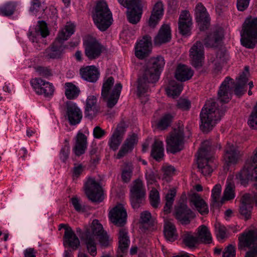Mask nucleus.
Listing matches in <instances>:
<instances>
[{
    "mask_svg": "<svg viewBox=\"0 0 257 257\" xmlns=\"http://www.w3.org/2000/svg\"><path fill=\"white\" fill-rule=\"evenodd\" d=\"M182 89L183 85L181 83L171 80L169 83L168 93L173 96H178L180 94Z\"/></svg>",
    "mask_w": 257,
    "mask_h": 257,
    "instance_id": "46",
    "label": "nucleus"
},
{
    "mask_svg": "<svg viewBox=\"0 0 257 257\" xmlns=\"http://www.w3.org/2000/svg\"><path fill=\"white\" fill-rule=\"evenodd\" d=\"M228 57V55L225 51H218L216 54V58L213 62L215 66V69L218 70H220L222 65L226 62Z\"/></svg>",
    "mask_w": 257,
    "mask_h": 257,
    "instance_id": "44",
    "label": "nucleus"
},
{
    "mask_svg": "<svg viewBox=\"0 0 257 257\" xmlns=\"http://www.w3.org/2000/svg\"><path fill=\"white\" fill-rule=\"evenodd\" d=\"M136 94L138 97L141 99L145 96V73L138 76L136 82Z\"/></svg>",
    "mask_w": 257,
    "mask_h": 257,
    "instance_id": "48",
    "label": "nucleus"
},
{
    "mask_svg": "<svg viewBox=\"0 0 257 257\" xmlns=\"http://www.w3.org/2000/svg\"><path fill=\"white\" fill-rule=\"evenodd\" d=\"M253 207V200L250 195L244 194L241 198V204L239 207V213L245 219L250 218L251 210Z\"/></svg>",
    "mask_w": 257,
    "mask_h": 257,
    "instance_id": "28",
    "label": "nucleus"
},
{
    "mask_svg": "<svg viewBox=\"0 0 257 257\" xmlns=\"http://www.w3.org/2000/svg\"><path fill=\"white\" fill-rule=\"evenodd\" d=\"M162 170L165 177L172 176L175 171V168L171 165H164L162 167Z\"/></svg>",
    "mask_w": 257,
    "mask_h": 257,
    "instance_id": "64",
    "label": "nucleus"
},
{
    "mask_svg": "<svg viewBox=\"0 0 257 257\" xmlns=\"http://www.w3.org/2000/svg\"><path fill=\"white\" fill-rule=\"evenodd\" d=\"M213 150L212 143L206 140L202 143L201 148L198 151V167L199 171L204 176L210 175L213 171L210 163Z\"/></svg>",
    "mask_w": 257,
    "mask_h": 257,
    "instance_id": "7",
    "label": "nucleus"
},
{
    "mask_svg": "<svg viewBox=\"0 0 257 257\" xmlns=\"http://www.w3.org/2000/svg\"><path fill=\"white\" fill-rule=\"evenodd\" d=\"M215 229L218 238L222 239L225 237L226 229L224 226H222L219 224H216Z\"/></svg>",
    "mask_w": 257,
    "mask_h": 257,
    "instance_id": "62",
    "label": "nucleus"
},
{
    "mask_svg": "<svg viewBox=\"0 0 257 257\" xmlns=\"http://www.w3.org/2000/svg\"><path fill=\"white\" fill-rule=\"evenodd\" d=\"M164 233L167 240L170 242L174 241L178 237L175 226L170 221H167L165 223Z\"/></svg>",
    "mask_w": 257,
    "mask_h": 257,
    "instance_id": "39",
    "label": "nucleus"
},
{
    "mask_svg": "<svg viewBox=\"0 0 257 257\" xmlns=\"http://www.w3.org/2000/svg\"><path fill=\"white\" fill-rule=\"evenodd\" d=\"M44 1L45 0H32L30 11L31 13L36 14L38 12L39 9L41 6L42 4L44 3Z\"/></svg>",
    "mask_w": 257,
    "mask_h": 257,
    "instance_id": "60",
    "label": "nucleus"
},
{
    "mask_svg": "<svg viewBox=\"0 0 257 257\" xmlns=\"http://www.w3.org/2000/svg\"><path fill=\"white\" fill-rule=\"evenodd\" d=\"M65 95L69 99L76 98L80 93L79 88L72 83L67 82L65 84Z\"/></svg>",
    "mask_w": 257,
    "mask_h": 257,
    "instance_id": "41",
    "label": "nucleus"
},
{
    "mask_svg": "<svg viewBox=\"0 0 257 257\" xmlns=\"http://www.w3.org/2000/svg\"><path fill=\"white\" fill-rule=\"evenodd\" d=\"M70 153V147L68 145H66L62 147L60 152V158L61 160L65 162L69 157Z\"/></svg>",
    "mask_w": 257,
    "mask_h": 257,
    "instance_id": "58",
    "label": "nucleus"
},
{
    "mask_svg": "<svg viewBox=\"0 0 257 257\" xmlns=\"http://www.w3.org/2000/svg\"><path fill=\"white\" fill-rule=\"evenodd\" d=\"M70 202L76 211L79 212L85 211V206L81 203V200L78 197H73L71 198Z\"/></svg>",
    "mask_w": 257,
    "mask_h": 257,
    "instance_id": "55",
    "label": "nucleus"
},
{
    "mask_svg": "<svg viewBox=\"0 0 257 257\" xmlns=\"http://www.w3.org/2000/svg\"><path fill=\"white\" fill-rule=\"evenodd\" d=\"M248 124L253 129L256 128L257 126V101L255 105L254 106L248 120Z\"/></svg>",
    "mask_w": 257,
    "mask_h": 257,
    "instance_id": "53",
    "label": "nucleus"
},
{
    "mask_svg": "<svg viewBox=\"0 0 257 257\" xmlns=\"http://www.w3.org/2000/svg\"><path fill=\"white\" fill-rule=\"evenodd\" d=\"M184 135L183 129L179 127L174 130L166 139L167 150L175 154L183 149Z\"/></svg>",
    "mask_w": 257,
    "mask_h": 257,
    "instance_id": "12",
    "label": "nucleus"
},
{
    "mask_svg": "<svg viewBox=\"0 0 257 257\" xmlns=\"http://www.w3.org/2000/svg\"><path fill=\"white\" fill-rule=\"evenodd\" d=\"M85 193L87 198L93 202H100L103 199V190L100 182L94 178L88 177L84 183Z\"/></svg>",
    "mask_w": 257,
    "mask_h": 257,
    "instance_id": "11",
    "label": "nucleus"
},
{
    "mask_svg": "<svg viewBox=\"0 0 257 257\" xmlns=\"http://www.w3.org/2000/svg\"><path fill=\"white\" fill-rule=\"evenodd\" d=\"M183 241L186 246L192 248L199 242L197 236H194L191 232H185L182 235Z\"/></svg>",
    "mask_w": 257,
    "mask_h": 257,
    "instance_id": "45",
    "label": "nucleus"
},
{
    "mask_svg": "<svg viewBox=\"0 0 257 257\" xmlns=\"http://www.w3.org/2000/svg\"><path fill=\"white\" fill-rule=\"evenodd\" d=\"M165 65V60L161 56L151 58L146 68V83H154L158 81Z\"/></svg>",
    "mask_w": 257,
    "mask_h": 257,
    "instance_id": "8",
    "label": "nucleus"
},
{
    "mask_svg": "<svg viewBox=\"0 0 257 257\" xmlns=\"http://www.w3.org/2000/svg\"><path fill=\"white\" fill-rule=\"evenodd\" d=\"M118 3L128 9L127 19L132 24H137L141 20L143 14L142 0H118Z\"/></svg>",
    "mask_w": 257,
    "mask_h": 257,
    "instance_id": "10",
    "label": "nucleus"
},
{
    "mask_svg": "<svg viewBox=\"0 0 257 257\" xmlns=\"http://www.w3.org/2000/svg\"><path fill=\"white\" fill-rule=\"evenodd\" d=\"M127 213L121 204H118L111 209L109 212L110 221L118 227L123 226L126 222Z\"/></svg>",
    "mask_w": 257,
    "mask_h": 257,
    "instance_id": "16",
    "label": "nucleus"
},
{
    "mask_svg": "<svg viewBox=\"0 0 257 257\" xmlns=\"http://www.w3.org/2000/svg\"><path fill=\"white\" fill-rule=\"evenodd\" d=\"M82 238L85 242L87 250L90 255L92 256H95L97 254V250L94 236L87 230L83 233Z\"/></svg>",
    "mask_w": 257,
    "mask_h": 257,
    "instance_id": "38",
    "label": "nucleus"
},
{
    "mask_svg": "<svg viewBox=\"0 0 257 257\" xmlns=\"http://www.w3.org/2000/svg\"><path fill=\"white\" fill-rule=\"evenodd\" d=\"M80 74L84 80L92 83L97 80L99 74L97 69L93 65L81 68L80 69Z\"/></svg>",
    "mask_w": 257,
    "mask_h": 257,
    "instance_id": "31",
    "label": "nucleus"
},
{
    "mask_svg": "<svg viewBox=\"0 0 257 257\" xmlns=\"http://www.w3.org/2000/svg\"><path fill=\"white\" fill-rule=\"evenodd\" d=\"M91 229L92 233H90L92 234L94 237L95 235L99 236L100 234L105 232L103 229L102 225L99 222V221L97 219H94L92 222Z\"/></svg>",
    "mask_w": 257,
    "mask_h": 257,
    "instance_id": "52",
    "label": "nucleus"
},
{
    "mask_svg": "<svg viewBox=\"0 0 257 257\" xmlns=\"http://www.w3.org/2000/svg\"><path fill=\"white\" fill-rule=\"evenodd\" d=\"M249 68L245 66L244 71L236 78V82L234 83L233 80L229 77H226L221 83L217 93L218 100L220 102L227 103L231 99L232 88L234 86V91L235 95L241 96L245 91V87L248 81L247 74Z\"/></svg>",
    "mask_w": 257,
    "mask_h": 257,
    "instance_id": "1",
    "label": "nucleus"
},
{
    "mask_svg": "<svg viewBox=\"0 0 257 257\" xmlns=\"http://www.w3.org/2000/svg\"><path fill=\"white\" fill-rule=\"evenodd\" d=\"M196 20L200 30L207 29L210 25V18L206 8L201 3L197 5L195 8Z\"/></svg>",
    "mask_w": 257,
    "mask_h": 257,
    "instance_id": "21",
    "label": "nucleus"
},
{
    "mask_svg": "<svg viewBox=\"0 0 257 257\" xmlns=\"http://www.w3.org/2000/svg\"><path fill=\"white\" fill-rule=\"evenodd\" d=\"M190 202L202 215L208 213L207 204L198 194L193 193L190 197Z\"/></svg>",
    "mask_w": 257,
    "mask_h": 257,
    "instance_id": "35",
    "label": "nucleus"
},
{
    "mask_svg": "<svg viewBox=\"0 0 257 257\" xmlns=\"http://www.w3.org/2000/svg\"><path fill=\"white\" fill-rule=\"evenodd\" d=\"M100 112L101 109L98 103L97 96L93 95L88 96L84 105L85 117L92 119Z\"/></svg>",
    "mask_w": 257,
    "mask_h": 257,
    "instance_id": "18",
    "label": "nucleus"
},
{
    "mask_svg": "<svg viewBox=\"0 0 257 257\" xmlns=\"http://www.w3.org/2000/svg\"><path fill=\"white\" fill-rule=\"evenodd\" d=\"M237 177L240 180L242 184L248 180L257 182V164H246L244 168L237 175Z\"/></svg>",
    "mask_w": 257,
    "mask_h": 257,
    "instance_id": "23",
    "label": "nucleus"
},
{
    "mask_svg": "<svg viewBox=\"0 0 257 257\" xmlns=\"http://www.w3.org/2000/svg\"><path fill=\"white\" fill-rule=\"evenodd\" d=\"M125 132V128L123 123H120L117 125V127L108 140V145L110 149L113 151L118 149L122 141Z\"/></svg>",
    "mask_w": 257,
    "mask_h": 257,
    "instance_id": "24",
    "label": "nucleus"
},
{
    "mask_svg": "<svg viewBox=\"0 0 257 257\" xmlns=\"http://www.w3.org/2000/svg\"><path fill=\"white\" fill-rule=\"evenodd\" d=\"M238 249H242L244 247L249 248L244 257H257V231L249 230L243 233L238 237Z\"/></svg>",
    "mask_w": 257,
    "mask_h": 257,
    "instance_id": "9",
    "label": "nucleus"
},
{
    "mask_svg": "<svg viewBox=\"0 0 257 257\" xmlns=\"http://www.w3.org/2000/svg\"><path fill=\"white\" fill-rule=\"evenodd\" d=\"M66 113L65 117L70 125H74L79 123L82 118V113L75 103L67 101L66 103Z\"/></svg>",
    "mask_w": 257,
    "mask_h": 257,
    "instance_id": "17",
    "label": "nucleus"
},
{
    "mask_svg": "<svg viewBox=\"0 0 257 257\" xmlns=\"http://www.w3.org/2000/svg\"><path fill=\"white\" fill-rule=\"evenodd\" d=\"M17 5L14 2H8L0 6V15L9 17L14 14L16 9Z\"/></svg>",
    "mask_w": 257,
    "mask_h": 257,
    "instance_id": "42",
    "label": "nucleus"
},
{
    "mask_svg": "<svg viewBox=\"0 0 257 257\" xmlns=\"http://www.w3.org/2000/svg\"><path fill=\"white\" fill-rule=\"evenodd\" d=\"M234 186L233 184L229 183L224 191V198L226 200H230L234 197Z\"/></svg>",
    "mask_w": 257,
    "mask_h": 257,
    "instance_id": "56",
    "label": "nucleus"
},
{
    "mask_svg": "<svg viewBox=\"0 0 257 257\" xmlns=\"http://www.w3.org/2000/svg\"><path fill=\"white\" fill-rule=\"evenodd\" d=\"M84 170V167L82 164H74L72 171L73 179L78 178Z\"/></svg>",
    "mask_w": 257,
    "mask_h": 257,
    "instance_id": "59",
    "label": "nucleus"
},
{
    "mask_svg": "<svg viewBox=\"0 0 257 257\" xmlns=\"http://www.w3.org/2000/svg\"><path fill=\"white\" fill-rule=\"evenodd\" d=\"M223 37L222 30L221 28L216 29L212 33L208 35L205 39L204 45L206 47H214L218 46L219 42Z\"/></svg>",
    "mask_w": 257,
    "mask_h": 257,
    "instance_id": "36",
    "label": "nucleus"
},
{
    "mask_svg": "<svg viewBox=\"0 0 257 257\" xmlns=\"http://www.w3.org/2000/svg\"><path fill=\"white\" fill-rule=\"evenodd\" d=\"M177 105L179 108L183 110H188L190 108L191 102L187 99L180 98L177 101Z\"/></svg>",
    "mask_w": 257,
    "mask_h": 257,
    "instance_id": "57",
    "label": "nucleus"
},
{
    "mask_svg": "<svg viewBox=\"0 0 257 257\" xmlns=\"http://www.w3.org/2000/svg\"><path fill=\"white\" fill-rule=\"evenodd\" d=\"M64 238V245H67L73 250H76L80 245L79 238L71 228L65 230Z\"/></svg>",
    "mask_w": 257,
    "mask_h": 257,
    "instance_id": "33",
    "label": "nucleus"
},
{
    "mask_svg": "<svg viewBox=\"0 0 257 257\" xmlns=\"http://www.w3.org/2000/svg\"><path fill=\"white\" fill-rule=\"evenodd\" d=\"M173 118L174 116L173 115L170 113L166 114L159 121L158 123V127L161 130L166 128L170 125Z\"/></svg>",
    "mask_w": 257,
    "mask_h": 257,
    "instance_id": "50",
    "label": "nucleus"
},
{
    "mask_svg": "<svg viewBox=\"0 0 257 257\" xmlns=\"http://www.w3.org/2000/svg\"><path fill=\"white\" fill-rule=\"evenodd\" d=\"M138 142V138L137 135L134 133L131 135L128 136L121 145L116 155V158L120 159L127 154L132 152Z\"/></svg>",
    "mask_w": 257,
    "mask_h": 257,
    "instance_id": "22",
    "label": "nucleus"
},
{
    "mask_svg": "<svg viewBox=\"0 0 257 257\" xmlns=\"http://www.w3.org/2000/svg\"><path fill=\"white\" fill-rule=\"evenodd\" d=\"M240 41L245 47L252 49L257 42V17L247 18L243 24Z\"/></svg>",
    "mask_w": 257,
    "mask_h": 257,
    "instance_id": "6",
    "label": "nucleus"
},
{
    "mask_svg": "<svg viewBox=\"0 0 257 257\" xmlns=\"http://www.w3.org/2000/svg\"><path fill=\"white\" fill-rule=\"evenodd\" d=\"M75 32V26L68 22L64 27L61 29L52 44L47 48L44 55L48 59L59 58L62 54L64 47L63 42L67 40Z\"/></svg>",
    "mask_w": 257,
    "mask_h": 257,
    "instance_id": "3",
    "label": "nucleus"
},
{
    "mask_svg": "<svg viewBox=\"0 0 257 257\" xmlns=\"http://www.w3.org/2000/svg\"><path fill=\"white\" fill-rule=\"evenodd\" d=\"M156 223L155 218L149 211H146V229H149L151 231L154 230Z\"/></svg>",
    "mask_w": 257,
    "mask_h": 257,
    "instance_id": "51",
    "label": "nucleus"
},
{
    "mask_svg": "<svg viewBox=\"0 0 257 257\" xmlns=\"http://www.w3.org/2000/svg\"><path fill=\"white\" fill-rule=\"evenodd\" d=\"M226 111V107L221 106L218 108L216 103L213 100H208L200 114V128L205 133L211 130L219 121Z\"/></svg>",
    "mask_w": 257,
    "mask_h": 257,
    "instance_id": "2",
    "label": "nucleus"
},
{
    "mask_svg": "<svg viewBox=\"0 0 257 257\" xmlns=\"http://www.w3.org/2000/svg\"><path fill=\"white\" fill-rule=\"evenodd\" d=\"M239 152L236 147L230 143H227L225 149L224 160L228 166L236 163L239 157Z\"/></svg>",
    "mask_w": 257,
    "mask_h": 257,
    "instance_id": "30",
    "label": "nucleus"
},
{
    "mask_svg": "<svg viewBox=\"0 0 257 257\" xmlns=\"http://www.w3.org/2000/svg\"><path fill=\"white\" fill-rule=\"evenodd\" d=\"M149 200L151 205L154 208H157L160 204V198L159 191L153 187L149 195Z\"/></svg>",
    "mask_w": 257,
    "mask_h": 257,
    "instance_id": "47",
    "label": "nucleus"
},
{
    "mask_svg": "<svg viewBox=\"0 0 257 257\" xmlns=\"http://www.w3.org/2000/svg\"><path fill=\"white\" fill-rule=\"evenodd\" d=\"M197 236L198 241L205 243H210L212 237L208 228L205 225H201L198 228Z\"/></svg>",
    "mask_w": 257,
    "mask_h": 257,
    "instance_id": "40",
    "label": "nucleus"
},
{
    "mask_svg": "<svg viewBox=\"0 0 257 257\" xmlns=\"http://www.w3.org/2000/svg\"><path fill=\"white\" fill-rule=\"evenodd\" d=\"M130 200L133 208L138 209L142 204V199L145 196L143 188V182L140 179H136L130 189Z\"/></svg>",
    "mask_w": 257,
    "mask_h": 257,
    "instance_id": "13",
    "label": "nucleus"
},
{
    "mask_svg": "<svg viewBox=\"0 0 257 257\" xmlns=\"http://www.w3.org/2000/svg\"><path fill=\"white\" fill-rule=\"evenodd\" d=\"M221 191V187L220 184H216L212 190V201L214 205H219V200Z\"/></svg>",
    "mask_w": 257,
    "mask_h": 257,
    "instance_id": "54",
    "label": "nucleus"
},
{
    "mask_svg": "<svg viewBox=\"0 0 257 257\" xmlns=\"http://www.w3.org/2000/svg\"><path fill=\"white\" fill-rule=\"evenodd\" d=\"M94 23L101 31H106L112 24V14L106 2L103 0L98 1L94 8L92 15Z\"/></svg>",
    "mask_w": 257,
    "mask_h": 257,
    "instance_id": "4",
    "label": "nucleus"
},
{
    "mask_svg": "<svg viewBox=\"0 0 257 257\" xmlns=\"http://www.w3.org/2000/svg\"><path fill=\"white\" fill-rule=\"evenodd\" d=\"M98 236L99 237V243L101 246L106 247L109 245V236L105 231L103 232Z\"/></svg>",
    "mask_w": 257,
    "mask_h": 257,
    "instance_id": "61",
    "label": "nucleus"
},
{
    "mask_svg": "<svg viewBox=\"0 0 257 257\" xmlns=\"http://www.w3.org/2000/svg\"><path fill=\"white\" fill-rule=\"evenodd\" d=\"M135 55L141 60L145 59V36L138 41L135 45Z\"/></svg>",
    "mask_w": 257,
    "mask_h": 257,
    "instance_id": "49",
    "label": "nucleus"
},
{
    "mask_svg": "<svg viewBox=\"0 0 257 257\" xmlns=\"http://www.w3.org/2000/svg\"><path fill=\"white\" fill-rule=\"evenodd\" d=\"M191 25V18L189 12L187 11L182 12L178 22L180 33L183 36L189 35Z\"/></svg>",
    "mask_w": 257,
    "mask_h": 257,
    "instance_id": "27",
    "label": "nucleus"
},
{
    "mask_svg": "<svg viewBox=\"0 0 257 257\" xmlns=\"http://www.w3.org/2000/svg\"><path fill=\"white\" fill-rule=\"evenodd\" d=\"M193 73V71L189 66L179 64L176 69L175 76L178 80L184 82L191 79Z\"/></svg>",
    "mask_w": 257,
    "mask_h": 257,
    "instance_id": "34",
    "label": "nucleus"
},
{
    "mask_svg": "<svg viewBox=\"0 0 257 257\" xmlns=\"http://www.w3.org/2000/svg\"><path fill=\"white\" fill-rule=\"evenodd\" d=\"M189 52L192 65L196 69H199L202 66L204 59V47L202 43L197 41L190 48Z\"/></svg>",
    "mask_w": 257,
    "mask_h": 257,
    "instance_id": "15",
    "label": "nucleus"
},
{
    "mask_svg": "<svg viewBox=\"0 0 257 257\" xmlns=\"http://www.w3.org/2000/svg\"><path fill=\"white\" fill-rule=\"evenodd\" d=\"M164 14L163 5L161 2H157L153 7L151 15L148 20L147 30H154L161 20Z\"/></svg>",
    "mask_w": 257,
    "mask_h": 257,
    "instance_id": "19",
    "label": "nucleus"
},
{
    "mask_svg": "<svg viewBox=\"0 0 257 257\" xmlns=\"http://www.w3.org/2000/svg\"><path fill=\"white\" fill-rule=\"evenodd\" d=\"M114 83V78L110 76L104 79L101 88V97L109 108H112L117 103L122 87L120 83H117L112 89Z\"/></svg>",
    "mask_w": 257,
    "mask_h": 257,
    "instance_id": "5",
    "label": "nucleus"
},
{
    "mask_svg": "<svg viewBox=\"0 0 257 257\" xmlns=\"http://www.w3.org/2000/svg\"><path fill=\"white\" fill-rule=\"evenodd\" d=\"M49 35V31L47 24L43 21H39L35 31L30 30L28 33V37L32 43H37L40 36L45 38Z\"/></svg>",
    "mask_w": 257,
    "mask_h": 257,
    "instance_id": "26",
    "label": "nucleus"
},
{
    "mask_svg": "<svg viewBox=\"0 0 257 257\" xmlns=\"http://www.w3.org/2000/svg\"><path fill=\"white\" fill-rule=\"evenodd\" d=\"M171 39L170 26L168 24H164L160 28L157 35L154 39L155 44L161 45L169 42Z\"/></svg>",
    "mask_w": 257,
    "mask_h": 257,
    "instance_id": "32",
    "label": "nucleus"
},
{
    "mask_svg": "<svg viewBox=\"0 0 257 257\" xmlns=\"http://www.w3.org/2000/svg\"><path fill=\"white\" fill-rule=\"evenodd\" d=\"M223 257H235V248L232 244L228 245L223 252Z\"/></svg>",
    "mask_w": 257,
    "mask_h": 257,
    "instance_id": "63",
    "label": "nucleus"
},
{
    "mask_svg": "<svg viewBox=\"0 0 257 257\" xmlns=\"http://www.w3.org/2000/svg\"><path fill=\"white\" fill-rule=\"evenodd\" d=\"M102 46L95 40L87 42L85 46V54L89 60L98 58L102 51Z\"/></svg>",
    "mask_w": 257,
    "mask_h": 257,
    "instance_id": "25",
    "label": "nucleus"
},
{
    "mask_svg": "<svg viewBox=\"0 0 257 257\" xmlns=\"http://www.w3.org/2000/svg\"><path fill=\"white\" fill-rule=\"evenodd\" d=\"M87 137L82 133L78 132L75 138V143L73 152L77 156L84 154L87 147Z\"/></svg>",
    "mask_w": 257,
    "mask_h": 257,
    "instance_id": "29",
    "label": "nucleus"
},
{
    "mask_svg": "<svg viewBox=\"0 0 257 257\" xmlns=\"http://www.w3.org/2000/svg\"><path fill=\"white\" fill-rule=\"evenodd\" d=\"M176 194V191L175 189H170L168 193L166 195L165 200L166 203L164 207V211L165 213L168 214L170 212V210L172 207L174 197Z\"/></svg>",
    "mask_w": 257,
    "mask_h": 257,
    "instance_id": "43",
    "label": "nucleus"
},
{
    "mask_svg": "<svg viewBox=\"0 0 257 257\" xmlns=\"http://www.w3.org/2000/svg\"><path fill=\"white\" fill-rule=\"evenodd\" d=\"M30 84L36 93L39 95H44L45 97H51L54 92V87L52 83L40 78L32 79Z\"/></svg>",
    "mask_w": 257,
    "mask_h": 257,
    "instance_id": "14",
    "label": "nucleus"
},
{
    "mask_svg": "<svg viewBox=\"0 0 257 257\" xmlns=\"http://www.w3.org/2000/svg\"><path fill=\"white\" fill-rule=\"evenodd\" d=\"M195 214L187 205L181 203L176 208L175 217L182 225H187L195 217Z\"/></svg>",
    "mask_w": 257,
    "mask_h": 257,
    "instance_id": "20",
    "label": "nucleus"
},
{
    "mask_svg": "<svg viewBox=\"0 0 257 257\" xmlns=\"http://www.w3.org/2000/svg\"><path fill=\"white\" fill-rule=\"evenodd\" d=\"M151 155L156 161L160 162L163 160L164 157V148L162 141L155 140L152 146Z\"/></svg>",
    "mask_w": 257,
    "mask_h": 257,
    "instance_id": "37",
    "label": "nucleus"
}]
</instances>
